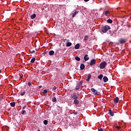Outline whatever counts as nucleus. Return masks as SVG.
<instances>
[{"instance_id": "obj_16", "label": "nucleus", "mask_w": 131, "mask_h": 131, "mask_svg": "<svg viewBox=\"0 0 131 131\" xmlns=\"http://www.w3.org/2000/svg\"><path fill=\"white\" fill-rule=\"evenodd\" d=\"M109 113L111 116H114V113L112 112V110H109Z\"/></svg>"}, {"instance_id": "obj_39", "label": "nucleus", "mask_w": 131, "mask_h": 131, "mask_svg": "<svg viewBox=\"0 0 131 131\" xmlns=\"http://www.w3.org/2000/svg\"><path fill=\"white\" fill-rule=\"evenodd\" d=\"M90 0H84V2H85V3L89 2Z\"/></svg>"}, {"instance_id": "obj_34", "label": "nucleus", "mask_w": 131, "mask_h": 131, "mask_svg": "<svg viewBox=\"0 0 131 131\" xmlns=\"http://www.w3.org/2000/svg\"><path fill=\"white\" fill-rule=\"evenodd\" d=\"M32 85V84H31V82H28V85H29V86H31Z\"/></svg>"}, {"instance_id": "obj_36", "label": "nucleus", "mask_w": 131, "mask_h": 131, "mask_svg": "<svg viewBox=\"0 0 131 131\" xmlns=\"http://www.w3.org/2000/svg\"><path fill=\"white\" fill-rule=\"evenodd\" d=\"M30 53H31V54H33V53H35V51L33 50V51H31Z\"/></svg>"}, {"instance_id": "obj_31", "label": "nucleus", "mask_w": 131, "mask_h": 131, "mask_svg": "<svg viewBox=\"0 0 131 131\" xmlns=\"http://www.w3.org/2000/svg\"><path fill=\"white\" fill-rule=\"evenodd\" d=\"M56 90H57V87H56V86H54L52 88V91H56Z\"/></svg>"}, {"instance_id": "obj_25", "label": "nucleus", "mask_w": 131, "mask_h": 131, "mask_svg": "<svg viewBox=\"0 0 131 131\" xmlns=\"http://www.w3.org/2000/svg\"><path fill=\"white\" fill-rule=\"evenodd\" d=\"M98 78H99V79H102L103 78V75L102 74H100L98 76Z\"/></svg>"}, {"instance_id": "obj_41", "label": "nucleus", "mask_w": 131, "mask_h": 131, "mask_svg": "<svg viewBox=\"0 0 131 131\" xmlns=\"http://www.w3.org/2000/svg\"><path fill=\"white\" fill-rule=\"evenodd\" d=\"M108 34H110L111 33V32H108Z\"/></svg>"}, {"instance_id": "obj_33", "label": "nucleus", "mask_w": 131, "mask_h": 131, "mask_svg": "<svg viewBox=\"0 0 131 131\" xmlns=\"http://www.w3.org/2000/svg\"><path fill=\"white\" fill-rule=\"evenodd\" d=\"M121 128V127L120 126H116V129H120Z\"/></svg>"}, {"instance_id": "obj_11", "label": "nucleus", "mask_w": 131, "mask_h": 131, "mask_svg": "<svg viewBox=\"0 0 131 131\" xmlns=\"http://www.w3.org/2000/svg\"><path fill=\"white\" fill-rule=\"evenodd\" d=\"M84 61H89V60H90V57H89V55L86 54L84 56Z\"/></svg>"}, {"instance_id": "obj_43", "label": "nucleus", "mask_w": 131, "mask_h": 131, "mask_svg": "<svg viewBox=\"0 0 131 131\" xmlns=\"http://www.w3.org/2000/svg\"><path fill=\"white\" fill-rule=\"evenodd\" d=\"M68 41H69V40H68Z\"/></svg>"}, {"instance_id": "obj_35", "label": "nucleus", "mask_w": 131, "mask_h": 131, "mask_svg": "<svg viewBox=\"0 0 131 131\" xmlns=\"http://www.w3.org/2000/svg\"><path fill=\"white\" fill-rule=\"evenodd\" d=\"M73 113L74 115H77V112H76L75 111H74Z\"/></svg>"}, {"instance_id": "obj_29", "label": "nucleus", "mask_w": 131, "mask_h": 131, "mask_svg": "<svg viewBox=\"0 0 131 131\" xmlns=\"http://www.w3.org/2000/svg\"><path fill=\"white\" fill-rule=\"evenodd\" d=\"M75 60H76V61H80V58H79V57L76 56L75 57Z\"/></svg>"}, {"instance_id": "obj_20", "label": "nucleus", "mask_w": 131, "mask_h": 131, "mask_svg": "<svg viewBox=\"0 0 131 131\" xmlns=\"http://www.w3.org/2000/svg\"><path fill=\"white\" fill-rule=\"evenodd\" d=\"M72 45V43L70 42H68L66 44L67 47H71Z\"/></svg>"}, {"instance_id": "obj_9", "label": "nucleus", "mask_w": 131, "mask_h": 131, "mask_svg": "<svg viewBox=\"0 0 131 131\" xmlns=\"http://www.w3.org/2000/svg\"><path fill=\"white\" fill-rule=\"evenodd\" d=\"M78 13H79L78 10H75V12L72 14V18H74V17H75V16L77 15V14H78Z\"/></svg>"}, {"instance_id": "obj_1", "label": "nucleus", "mask_w": 131, "mask_h": 131, "mask_svg": "<svg viewBox=\"0 0 131 131\" xmlns=\"http://www.w3.org/2000/svg\"><path fill=\"white\" fill-rule=\"evenodd\" d=\"M70 98L74 101L73 104L75 105H78L79 104V100H78L79 96H77L75 93L71 94Z\"/></svg>"}, {"instance_id": "obj_14", "label": "nucleus", "mask_w": 131, "mask_h": 131, "mask_svg": "<svg viewBox=\"0 0 131 131\" xmlns=\"http://www.w3.org/2000/svg\"><path fill=\"white\" fill-rule=\"evenodd\" d=\"M26 93V92H25V90H21L20 92V96H24Z\"/></svg>"}, {"instance_id": "obj_27", "label": "nucleus", "mask_w": 131, "mask_h": 131, "mask_svg": "<svg viewBox=\"0 0 131 131\" xmlns=\"http://www.w3.org/2000/svg\"><path fill=\"white\" fill-rule=\"evenodd\" d=\"M21 114H22V115H24L26 114V111H25V110H23L21 112Z\"/></svg>"}, {"instance_id": "obj_3", "label": "nucleus", "mask_w": 131, "mask_h": 131, "mask_svg": "<svg viewBox=\"0 0 131 131\" xmlns=\"http://www.w3.org/2000/svg\"><path fill=\"white\" fill-rule=\"evenodd\" d=\"M81 85H82V82L81 81L77 82V85L76 86L75 90H76V91H78V90H79V89H80V88H81Z\"/></svg>"}, {"instance_id": "obj_4", "label": "nucleus", "mask_w": 131, "mask_h": 131, "mask_svg": "<svg viewBox=\"0 0 131 131\" xmlns=\"http://www.w3.org/2000/svg\"><path fill=\"white\" fill-rule=\"evenodd\" d=\"M106 66H107V62L106 61H103L100 63L99 68H100V69H104Z\"/></svg>"}, {"instance_id": "obj_23", "label": "nucleus", "mask_w": 131, "mask_h": 131, "mask_svg": "<svg viewBox=\"0 0 131 131\" xmlns=\"http://www.w3.org/2000/svg\"><path fill=\"white\" fill-rule=\"evenodd\" d=\"M91 77H92V75H91V74H89L86 81H89L90 79H91Z\"/></svg>"}, {"instance_id": "obj_44", "label": "nucleus", "mask_w": 131, "mask_h": 131, "mask_svg": "<svg viewBox=\"0 0 131 131\" xmlns=\"http://www.w3.org/2000/svg\"><path fill=\"white\" fill-rule=\"evenodd\" d=\"M38 131H39V129H38Z\"/></svg>"}, {"instance_id": "obj_30", "label": "nucleus", "mask_w": 131, "mask_h": 131, "mask_svg": "<svg viewBox=\"0 0 131 131\" xmlns=\"http://www.w3.org/2000/svg\"><path fill=\"white\" fill-rule=\"evenodd\" d=\"M83 39L84 40H88V39H89V37L88 36H85Z\"/></svg>"}, {"instance_id": "obj_26", "label": "nucleus", "mask_w": 131, "mask_h": 131, "mask_svg": "<svg viewBox=\"0 0 131 131\" xmlns=\"http://www.w3.org/2000/svg\"><path fill=\"white\" fill-rule=\"evenodd\" d=\"M34 62H35V58L34 57L31 60V63H34Z\"/></svg>"}, {"instance_id": "obj_40", "label": "nucleus", "mask_w": 131, "mask_h": 131, "mask_svg": "<svg viewBox=\"0 0 131 131\" xmlns=\"http://www.w3.org/2000/svg\"><path fill=\"white\" fill-rule=\"evenodd\" d=\"M39 88L40 89V88H42V86H41V85H40V86H39Z\"/></svg>"}, {"instance_id": "obj_21", "label": "nucleus", "mask_w": 131, "mask_h": 131, "mask_svg": "<svg viewBox=\"0 0 131 131\" xmlns=\"http://www.w3.org/2000/svg\"><path fill=\"white\" fill-rule=\"evenodd\" d=\"M52 102H53L54 103H56V102H57V98L55 97H53Z\"/></svg>"}, {"instance_id": "obj_24", "label": "nucleus", "mask_w": 131, "mask_h": 131, "mask_svg": "<svg viewBox=\"0 0 131 131\" xmlns=\"http://www.w3.org/2000/svg\"><path fill=\"white\" fill-rule=\"evenodd\" d=\"M15 105H16V103H15V102L10 103V106L11 107H14L15 106Z\"/></svg>"}, {"instance_id": "obj_6", "label": "nucleus", "mask_w": 131, "mask_h": 131, "mask_svg": "<svg viewBox=\"0 0 131 131\" xmlns=\"http://www.w3.org/2000/svg\"><path fill=\"white\" fill-rule=\"evenodd\" d=\"M127 39L121 38L119 40V42L121 45H123V43H125L126 42Z\"/></svg>"}, {"instance_id": "obj_22", "label": "nucleus", "mask_w": 131, "mask_h": 131, "mask_svg": "<svg viewBox=\"0 0 131 131\" xmlns=\"http://www.w3.org/2000/svg\"><path fill=\"white\" fill-rule=\"evenodd\" d=\"M107 23H110V24H112V23H113V20H112V19L109 18L107 20Z\"/></svg>"}, {"instance_id": "obj_8", "label": "nucleus", "mask_w": 131, "mask_h": 131, "mask_svg": "<svg viewBox=\"0 0 131 131\" xmlns=\"http://www.w3.org/2000/svg\"><path fill=\"white\" fill-rule=\"evenodd\" d=\"M95 64H96V59H92L91 60L90 63V66H93V65H95Z\"/></svg>"}, {"instance_id": "obj_15", "label": "nucleus", "mask_w": 131, "mask_h": 131, "mask_svg": "<svg viewBox=\"0 0 131 131\" xmlns=\"http://www.w3.org/2000/svg\"><path fill=\"white\" fill-rule=\"evenodd\" d=\"M114 101L116 103H118V102L119 101V98L118 97H116L114 98Z\"/></svg>"}, {"instance_id": "obj_18", "label": "nucleus", "mask_w": 131, "mask_h": 131, "mask_svg": "<svg viewBox=\"0 0 131 131\" xmlns=\"http://www.w3.org/2000/svg\"><path fill=\"white\" fill-rule=\"evenodd\" d=\"M35 17H36V14L34 13L33 15H31L30 18H31V19H34L35 18Z\"/></svg>"}, {"instance_id": "obj_38", "label": "nucleus", "mask_w": 131, "mask_h": 131, "mask_svg": "<svg viewBox=\"0 0 131 131\" xmlns=\"http://www.w3.org/2000/svg\"><path fill=\"white\" fill-rule=\"evenodd\" d=\"M98 131H103V128H100L99 129H98Z\"/></svg>"}, {"instance_id": "obj_17", "label": "nucleus", "mask_w": 131, "mask_h": 131, "mask_svg": "<svg viewBox=\"0 0 131 131\" xmlns=\"http://www.w3.org/2000/svg\"><path fill=\"white\" fill-rule=\"evenodd\" d=\"M54 54H55V52L54 51L51 50L50 51H49L50 56H53V55H54Z\"/></svg>"}, {"instance_id": "obj_19", "label": "nucleus", "mask_w": 131, "mask_h": 131, "mask_svg": "<svg viewBox=\"0 0 131 131\" xmlns=\"http://www.w3.org/2000/svg\"><path fill=\"white\" fill-rule=\"evenodd\" d=\"M79 47H80V46L79 45V43H77V44L75 46V50H78V49H79Z\"/></svg>"}, {"instance_id": "obj_5", "label": "nucleus", "mask_w": 131, "mask_h": 131, "mask_svg": "<svg viewBox=\"0 0 131 131\" xmlns=\"http://www.w3.org/2000/svg\"><path fill=\"white\" fill-rule=\"evenodd\" d=\"M91 92L94 93L95 96H99L100 94H101L100 92H98V91L95 90L94 88L91 89Z\"/></svg>"}, {"instance_id": "obj_13", "label": "nucleus", "mask_w": 131, "mask_h": 131, "mask_svg": "<svg viewBox=\"0 0 131 131\" xmlns=\"http://www.w3.org/2000/svg\"><path fill=\"white\" fill-rule=\"evenodd\" d=\"M104 82H107L108 81V78L107 76H104L103 78Z\"/></svg>"}, {"instance_id": "obj_7", "label": "nucleus", "mask_w": 131, "mask_h": 131, "mask_svg": "<svg viewBox=\"0 0 131 131\" xmlns=\"http://www.w3.org/2000/svg\"><path fill=\"white\" fill-rule=\"evenodd\" d=\"M62 108L60 107L59 106H57V113L58 114H60V113H62Z\"/></svg>"}, {"instance_id": "obj_37", "label": "nucleus", "mask_w": 131, "mask_h": 131, "mask_svg": "<svg viewBox=\"0 0 131 131\" xmlns=\"http://www.w3.org/2000/svg\"><path fill=\"white\" fill-rule=\"evenodd\" d=\"M27 106L25 105L24 107H23V110H24V109H25V108H26Z\"/></svg>"}, {"instance_id": "obj_10", "label": "nucleus", "mask_w": 131, "mask_h": 131, "mask_svg": "<svg viewBox=\"0 0 131 131\" xmlns=\"http://www.w3.org/2000/svg\"><path fill=\"white\" fill-rule=\"evenodd\" d=\"M103 14L105 15V16H110V11H104Z\"/></svg>"}, {"instance_id": "obj_2", "label": "nucleus", "mask_w": 131, "mask_h": 131, "mask_svg": "<svg viewBox=\"0 0 131 131\" xmlns=\"http://www.w3.org/2000/svg\"><path fill=\"white\" fill-rule=\"evenodd\" d=\"M110 26L107 25L103 26L101 28L102 32H103V33H106L107 31L110 30Z\"/></svg>"}, {"instance_id": "obj_42", "label": "nucleus", "mask_w": 131, "mask_h": 131, "mask_svg": "<svg viewBox=\"0 0 131 131\" xmlns=\"http://www.w3.org/2000/svg\"><path fill=\"white\" fill-rule=\"evenodd\" d=\"M0 73H2V70H0Z\"/></svg>"}, {"instance_id": "obj_12", "label": "nucleus", "mask_w": 131, "mask_h": 131, "mask_svg": "<svg viewBox=\"0 0 131 131\" xmlns=\"http://www.w3.org/2000/svg\"><path fill=\"white\" fill-rule=\"evenodd\" d=\"M85 66H84V64L81 63L80 64V68L81 69V70H83V69H84Z\"/></svg>"}, {"instance_id": "obj_28", "label": "nucleus", "mask_w": 131, "mask_h": 131, "mask_svg": "<svg viewBox=\"0 0 131 131\" xmlns=\"http://www.w3.org/2000/svg\"><path fill=\"white\" fill-rule=\"evenodd\" d=\"M48 121L47 120H45L43 121V124H44L45 125H47L48 124Z\"/></svg>"}, {"instance_id": "obj_32", "label": "nucleus", "mask_w": 131, "mask_h": 131, "mask_svg": "<svg viewBox=\"0 0 131 131\" xmlns=\"http://www.w3.org/2000/svg\"><path fill=\"white\" fill-rule=\"evenodd\" d=\"M47 93H48V91L47 90H44L43 92V93L44 94H47Z\"/></svg>"}]
</instances>
